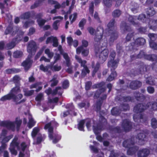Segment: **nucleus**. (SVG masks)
Returning <instances> with one entry per match:
<instances>
[{
    "mask_svg": "<svg viewBox=\"0 0 157 157\" xmlns=\"http://www.w3.org/2000/svg\"><path fill=\"white\" fill-rule=\"evenodd\" d=\"M103 85V83H101L98 84L96 85L95 86H94V87L95 88H100V87H101V88L99 90V92H104L105 90V89L104 88L102 87Z\"/></svg>",
    "mask_w": 157,
    "mask_h": 157,
    "instance_id": "nucleus-47",
    "label": "nucleus"
},
{
    "mask_svg": "<svg viewBox=\"0 0 157 157\" xmlns=\"http://www.w3.org/2000/svg\"><path fill=\"white\" fill-rule=\"evenodd\" d=\"M22 97L23 95L21 94H19L17 96H16V95H12V99L16 104H18L23 102L25 101V99L21 100Z\"/></svg>",
    "mask_w": 157,
    "mask_h": 157,
    "instance_id": "nucleus-20",
    "label": "nucleus"
},
{
    "mask_svg": "<svg viewBox=\"0 0 157 157\" xmlns=\"http://www.w3.org/2000/svg\"><path fill=\"white\" fill-rule=\"evenodd\" d=\"M21 38L20 37L19 38H17V40L15 41L13 40L11 43L7 45V48L8 49H11L13 48L15 46L16 43H18V41L21 40Z\"/></svg>",
    "mask_w": 157,
    "mask_h": 157,
    "instance_id": "nucleus-26",
    "label": "nucleus"
},
{
    "mask_svg": "<svg viewBox=\"0 0 157 157\" xmlns=\"http://www.w3.org/2000/svg\"><path fill=\"white\" fill-rule=\"evenodd\" d=\"M146 83L147 84L153 85L155 84V82L153 81V78L151 77H149L146 81Z\"/></svg>",
    "mask_w": 157,
    "mask_h": 157,
    "instance_id": "nucleus-55",
    "label": "nucleus"
},
{
    "mask_svg": "<svg viewBox=\"0 0 157 157\" xmlns=\"http://www.w3.org/2000/svg\"><path fill=\"white\" fill-rule=\"evenodd\" d=\"M20 92V90L19 86H16L12 89L10 93L12 95H14Z\"/></svg>",
    "mask_w": 157,
    "mask_h": 157,
    "instance_id": "nucleus-30",
    "label": "nucleus"
},
{
    "mask_svg": "<svg viewBox=\"0 0 157 157\" xmlns=\"http://www.w3.org/2000/svg\"><path fill=\"white\" fill-rule=\"evenodd\" d=\"M149 153V151L147 149H144L139 151L138 153V157H145Z\"/></svg>",
    "mask_w": 157,
    "mask_h": 157,
    "instance_id": "nucleus-27",
    "label": "nucleus"
},
{
    "mask_svg": "<svg viewBox=\"0 0 157 157\" xmlns=\"http://www.w3.org/2000/svg\"><path fill=\"white\" fill-rule=\"evenodd\" d=\"M93 122V121H91L89 119L82 120L79 121L78 124V128L80 131H84V123H86L87 128L88 130H90L91 129L92 126L94 124H92V123Z\"/></svg>",
    "mask_w": 157,
    "mask_h": 157,
    "instance_id": "nucleus-9",
    "label": "nucleus"
},
{
    "mask_svg": "<svg viewBox=\"0 0 157 157\" xmlns=\"http://www.w3.org/2000/svg\"><path fill=\"white\" fill-rule=\"evenodd\" d=\"M54 123V122H51L46 124L44 129H48V136L49 138L52 140L53 143H56L61 139V137L59 135L53 133L52 126Z\"/></svg>",
    "mask_w": 157,
    "mask_h": 157,
    "instance_id": "nucleus-4",
    "label": "nucleus"
},
{
    "mask_svg": "<svg viewBox=\"0 0 157 157\" xmlns=\"http://www.w3.org/2000/svg\"><path fill=\"white\" fill-rule=\"evenodd\" d=\"M86 22V20L84 18L82 19L79 22L78 24L79 27L81 28V29H82L84 26Z\"/></svg>",
    "mask_w": 157,
    "mask_h": 157,
    "instance_id": "nucleus-44",
    "label": "nucleus"
},
{
    "mask_svg": "<svg viewBox=\"0 0 157 157\" xmlns=\"http://www.w3.org/2000/svg\"><path fill=\"white\" fill-rule=\"evenodd\" d=\"M7 133V131L5 130L2 131L1 135H0V141L2 140V147H5L6 146V144H5V143L8 142L13 137L12 135H10L8 136L5 137Z\"/></svg>",
    "mask_w": 157,
    "mask_h": 157,
    "instance_id": "nucleus-10",
    "label": "nucleus"
},
{
    "mask_svg": "<svg viewBox=\"0 0 157 157\" xmlns=\"http://www.w3.org/2000/svg\"><path fill=\"white\" fill-rule=\"evenodd\" d=\"M120 110H118V107L113 108L111 110V113L112 115H117L119 114Z\"/></svg>",
    "mask_w": 157,
    "mask_h": 157,
    "instance_id": "nucleus-45",
    "label": "nucleus"
},
{
    "mask_svg": "<svg viewBox=\"0 0 157 157\" xmlns=\"http://www.w3.org/2000/svg\"><path fill=\"white\" fill-rule=\"evenodd\" d=\"M155 13V11L153 9H149L147 14L150 16H152Z\"/></svg>",
    "mask_w": 157,
    "mask_h": 157,
    "instance_id": "nucleus-61",
    "label": "nucleus"
},
{
    "mask_svg": "<svg viewBox=\"0 0 157 157\" xmlns=\"http://www.w3.org/2000/svg\"><path fill=\"white\" fill-rule=\"evenodd\" d=\"M150 28L153 30H157V20L154 21H150Z\"/></svg>",
    "mask_w": 157,
    "mask_h": 157,
    "instance_id": "nucleus-32",
    "label": "nucleus"
},
{
    "mask_svg": "<svg viewBox=\"0 0 157 157\" xmlns=\"http://www.w3.org/2000/svg\"><path fill=\"white\" fill-rule=\"evenodd\" d=\"M151 125L153 128H157V121L155 118H153L151 119Z\"/></svg>",
    "mask_w": 157,
    "mask_h": 157,
    "instance_id": "nucleus-48",
    "label": "nucleus"
},
{
    "mask_svg": "<svg viewBox=\"0 0 157 157\" xmlns=\"http://www.w3.org/2000/svg\"><path fill=\"white\" fill-rule=\"evenodd\" d=\"M34 23V21H29L25 23L24 25V26L26 28L28 26H29Z\"/></svg>",
    "mask_w": 157,
    "mask_h": 157,
    "instance_id": "nucleus-63",
    "label": "nucleus"
},
{
    "mask_svg": "<svg viewBox=\"0 0 157 157\" xmlns=\"http://www.w3.org/2000/svg\"><path fill=\"white\" fill-rule=\"evenodd\" d=\"M16 31V32H18V30H19V28L17 27H13L12 25L10 24L9 25L7 28L6 29L5 33L7 35L8 34H11L12 35H14L16 32H14V31Z\"/></svg>",
    "mask_w": 157,
    "mask_h": 157,
    "instance_id": "nucleus-15",
    "label": "nucleus"
},
{
    "mask_svg": "<svg viewBox=\"0 0 157 157\" xmlns=\"http://www.w3.org/2000/svg\"><path fill=\"white\" fill-rule=\"evenodd\" d=\"M30 13L29 12H26L25 13H24L23 15L21 16V17L23 19H27L30 16Z\"/></svg>",
    "mask_w": 157,
    "mask_h": 157,
    "instance_id": "nucleus-64",
    "label": "nucleus"
},
{
    "mask_svg": "<svg viewBox=\"0 0 157 157\" xmlns=\"http://www.w3.org/2000/svg\"><path fill=\"white\" fill-rule=\"evenodd\" d=\"M82 51V55L84 56H86L88 55L89 53V51L87 49H83L82 47H78L76 49V53L77 54H79Z\"/></svg>",
    "mask_w": 157,
    "mask_h": 157,
    "instance_id": "nucleus-23",
    "label": "nucleus"
},
{
    "mask_svg": "<svg viewBox=\"0 0 157 157\" xmlns=\"http://www.w3.org/2000/svg\"><path fill=\"white\" fill-rule=\"evenodd\" d=\"M114 24V21H112L109 22L108 25V27L109 29V33H111L110 39L111 41L113 40L116 39L117 36V34L111 30L112 29Z\"/></svg>",
    "mask_w": 157,
    "mask_h": 157,
    "instance_id": "nucleus-14",
    "label": "nucleus"
},
{
    "mask_svg": "<svg viewBox=\"0 0 157 157\" xmlns=\"http://www.w3.org/2000/svg\"><path fill=\"white\" fill-rule=\"evenodd\" d=\"M92 67L93 68H94V70L93 71V76L95 74V73L97 72V71L98 70L99 67V64L98 63L96 64V66L95 67L94 66L93 64H92Z\"/></svg>",
    "mask_w": 157,
    "mask_h": 157,
    "instance_id": "nucleus-56",
    "label": "nucleus"
},
{
    "mask_svg": "<svg viewBox=\"0 0 157 157\" xmlns=\"http://www.w3.org/2000/svg\"><path fill=\"white\" fill-rule=\"evenodd\" d=\"M63 90L61 87H58L56 88V89L53 91V93H52V94L53 95L56 94L61 95L63 93Z\"/></svg>",
    "mask_w": 157,
    "mask_h": 157,
    "instance_id": "nucleus-37",
    "label": "nucleus"
},
{
    "mask_svg": "<svg viewBox=\"0 0 157 157\" xmlns=\"http://www.w3.org/2000/svg\"><path fill=\"white\" fill-rule=\"evenodd\" d=\"M148 36L150 39V41H152L155 40L157 38V36L155 34L151 33L148 34Z\"/></svg>",
    "mask_w": 157,
    "mask_h": 157,
    "instance_id": "nucleus-52",
    "label": "nucleus"
},
{
    "mask_svg": "<svg viewBox=\"0 0 157 157\" xmlns=\"http://www.w3.org/2000/svg\"><path fill=\"white\" fill-rule=\"evenodd\" d=\"M77 16V14L76 13H74L69 16V19L71 23H72L76 19Z\"/></svg>",
    "mask_w": 157,
    "mask_h": 157,
    "instance_id": "nucleus-41",
    "label": "nucleus"
},
{
    "mask_svg": "<svg viewBox=\"0 0 157 157\" xmlns=\"http://www.w3.org/2000/svg\"><path fill=\"white\" fill-rule=\"evenodd\" d=\"M121 14V12L120 10H115L113 13V15L114 17H119Z\"/></svg>",
    "mask_w": 157,
    "mask_h": 157,
    "instance_id": "nucleus-57",
    "label": "nucleus"
},
{
    "mask_svg": "<svg viewBox=\"0 0 157 157\" xmlns=\"http://www.w3.org/2000/svg\"><path fill=\"white\" fill-rule=\"evenodd\" d=\"M42 16V14L41 13H40L38 14L37 15V18L38 19L37 20V21L39 26L41 27L43 25L45 22L46 21L44 20L41 19L40 18Z\"/></svg>",
    "mask_w": 157,
    "mask_h": 157,
    "instance_id": "nucleus-25",
    "label": "nucleus"
},
{
    "mask_svg": "<svg viewBox=\"0 0 157 157\" xmlns=\"http://www.w3.org/2000/svg\"><path fill=\"white\" fill-rule=\"evenodd\" d=\"M93 129L94 133L97 135L96 139L100 142L102 141L103 139H105V137L107 136V134L106 133L104 134L103 136V138H102L101 136L97 135L100 133L102 130V128L101 126L100 125H97L96 124L94 123V124L93 125Z\"/></svg>",
    "mask_w": 157,
    "mask_h": 157,
    "instance_id": "nucleus-8",
    "label": "nucleus"
},
{
    "mask_svg": "<svg viewBox=\"0 0 157 157\" xmlns=\"http://www.w3.org/2000/svg\"><path fill=\"white\" fill-rule=\"evenodd\" d=\"M103 2L106 7L111 6L112 4V0H103Z\"/></svg>",
    "mask_w": 157,
    "mask_h": 157,
    "instance_id": "nucleus-53",
    "label": "nucleus"
},
{
    "mask_svg": "<svg viewBox=\"0 0 157 157\" xmlns=\"http://www.w3.org/2000/svg\"><path fill=\"white\" fill-rule=\"evenodd\" d=\"M90 149L91 151L95 153L98 152V149L94 146L90 145Z\"/></svg>",
    "mask_w": 157,
    "mask_h": 157,
    "instance_id": "nucleus-62",
    "label": "nucleus"
},
{
    "mask_svg": "<svg viewBox=\"0 0 157 157\" xmlns=\"http://www.w3.org/2000/svg\"><path fill=\"white\" fill-rule=\"evenodd\" d=\"M149 44L151 48L155 50L157 49V44L155 43L149 41Z\"/></svg>",
    "mask_w": 157,
    "mask_h": 157,
    "instance_id": "nucleus-54",
    "label": "nucleus"
},
{
    "mask_svg": "<svg viewBox=\"0 0 157 157\" xmlns=\"http://www.w3.org/2000/svg\"><path fill=\"white\" fill-rule=\"evenodd\" d=\"M45 48H46V46H44L38 52V53H37V54H36V56L35 57L36 59H37L41 55V54L42 53L43 51H44V50L45 49Z\"/></svg>",
    "mask_w": 157,
    "mask_h": 157,
    "instance_id": "nucleus-50",
    "label": "nucleus"
},
{
    "mask_svg": "<svg viewBox=\"0 0 157 157\" xmlns=\"http://www.w3.org/2000/svg\"><path fill=\"white\" fill-rule=\"evenodd\" d=\"M53 38V46L54 47H56L58 46V39L56 37H54V38Z\"/></svg>",
    "mask_w": 157,
    "mask_h": 157,
    "instance_id": "nucleus-58",
    "label": "nucleus"
},
{
    "mask_svg": "<svg viewBox=\"0 0 157 157\" xmlns=\"http://www.w3.org/2000/svg\"><path fill=\"white\" fill-rule=\"evenodd\" d=\"M122 127L124 130L128 132L131 130L132 126L131 123L128 120H125L123 121Z\"/></svg>",
    "mask_w": 157,
    "mask_h": 157,
    "instance_id": "nucleus-17",
    "label": "nucleus"
},
{
    "mask_svg": "<svg viewBox=\"0 0 157 157\" xmlns=\"http://www.w3.org/2000/svg\"><path fill=\"white\" fill-rule=\"evenodd\" d=\"M17 139L18 137L17 136H15L14 138L10 144V150L11 154L14 155H17V152L15 149V148H17L18 149H21L22 151H24L26 146L25 144L23 142L21 144V147H20L18 143L17 142Z\"/></svg>",
    "mask_w": 157,
    "mask_h": 157,
    "instance_id": "nucleus-5",
    "label": "nucleus"
},
{
    "mask_svg": "<svg viewBox=\"0 0 157 157\" xmlns=\"http://www.w3.org/2000/svg\"><path fill=\"white\" fill-rule=\"evenodd\" d=\"M103 48H97L95 50V55L97 57H99L100 63H103L106 60L109 53L108 50Z\"/></svg>",
    "mask_w": 157,
    "mask_h": 157,
    "instance_id": "nucleus-6",
    "label": "nucleus"
},
{
    "mask_svg": "<svg viewBox=\"0 0 157 157\" xmlns=\"http://www.w3.org/2000/svg\"><path fill=\"white\" fill-rule=\"evenodd\" d=\"M146 135L143 131H141L137 135V137L140 141L145 140Z\"/></svg>",
    "mask_w": 157,
    "mask_h": 157,
    "instance_id": "nucleus-29",
    "label": "nucleus"
},
{
    "mask_svg": "<svg viewBox=\"0 0 157 157\" xmlns=\"http://www.w3.org/2000/svg\"><path fill=\"white\" fill-rule=\"evenodd\" d=\"M48 2L49 4L55 5V8L56 9H59L62 6L57 2L53 0H48Z\"/></svg>",
    "mask_w": 157,
    "mask_h": 157,
    "instance_id": "nucleus-31",
    "label": "nucleus"
},
{
    "mask_svg": "<svg viewBox=\"0 0 157 157\" xmlns=\"http://www.w3.org/2000/svg\"><path fill=\"white\" fill-rule=\"evenodd\" d=\"M129 143H131L130 140H128L124 141L123 143V146L125 147L128 148L129 149L127 151V154L128 155H131L132 154V152H131V151H133L134 152L135 151L137 150V147H130L131 144H129Z\"/></svg>",
    "mask_w": 157,
    "mask_h": 157,
    "instance_id": "nucleus-13",
    "label": "nucleus"
},
{
    "mask_svg": "<svg viewBox=\"0 0 157 157\" xmlns=\"http://www.w3.org/2000/svg\"><path fill=\"white\" fill-rule=\"evenodd\" d=\"M145 42V40L142 38H138L135 41V43H132V45L133 47L138 46L139 45H142L144 44Z\"/></svg>",
    "mask_w": 157,
    "mask_h": 157,
    "instance_id": "nucleus-22",
    "label": "nucleus"
},
{
    "mask_svg": "<svg viewBox=\"0 0 157 157\" xmlns=\"http://www.w3.org/2000/svg\"><path fill=\"white\" fill-rule=\"evenodd\" d=\"M39 131V129L38 127L34 128L32 132V136L34 138L35 137L36 135L38 133Z\"/></svg>",
    "mask_w": 157,
    "mask_h": 157,
    "instance_id": "nucleus-43",
    "label": "nucleus"
},
{
    "mask_svg": "<svg viewBox=\"0 0 157 157\" xmlns=\"http://www.w3.org/2000/svg\"><path fill=\"white\" fill-rule=\"evenodd\" d=\"M63 19V17L60 16H56L53 18V20H54L57 19L54 22L52 25V27L54 30H57L58 29L59 25V23Z\"/></svg>",
    "mask_w": 157,
    "mask_h": 157,
    "instance_id": "nucleus-21",
    "label": "nucleus"
},
{
    "mask_svg": "<svg viewBox=\"0 0 157 157\" xmlns=\"http://www.w3.org/2000/svg\"><path fill=\"white\" fill-rule=\"evenodd\" d=\"M54 64L53 63L52 65V63H51L50 65L46 66H44L42 64L40 66V69L44 72L49 74L51 73V70L53 71H58L61 69V67L60 65Z\"/></svg>",
    "mask_w": 157,
    "mask_h": 157,
    "instance_id": "nucleus-7",
    "label": "nucleus"
},
{
    "mask_svg": "<svg viewBox=\"0 0 157 157\" xmlns=\"http://www.w3.org/2000/svg\"><path fill=\"white\" fill-rule=\"evenodd\" d=\"M69 86V82L67 80L64 81L63 83V88L66 89Z\"/></svg>",
    "mask_w": 157,
    "mask_h": 157,
    "instance_id": "nucleus-59",
    "label": "nucleus"
},
{
    "mask_svg": "<svg viewBox=\"0 0 157 157\" xmlns=\"http://www.w3.org/2000/svg\"><path fill=\"white\" fill-rule=\"evenodd\" d=\"M75 58L77 61L79 63H80L81 66L83 67V69L82 71V75L84 76L87 73H89L90 72V71L88 69L86 66L85 65V64L86 63V61L82 60L81 58L76 55L75 56Z\"/></svg>",
    "mask_w": 157,
    "mask_h": 157,
    "instance_id": "nucleus-11",
    "label": "nucleus"
},
{
    "mask_svg": "<svg viewBox=\"0 0 157 157\" xmlns=\"http://www.w3.org/2000/svg\"><path fill=\"white\" fill-rule=\"evenodd\" d=\"M12 95L10 93L2 97L1 98V100L4 101L7 100H10L12 99Z\"/></svg>",
    "mask_w": 157,
    "mask_h": 157,
    "instance_id": "nucleus-40",
    "label": "nucleus"
},
{
    "mask_svg": "<svg viewBox=\"0 0 157 157\" xmlns=\"http://www.w3.org/2000/svg\"><path fill=\"white\" fill-rule=\"evenodd\" d=\"M57 76L56 75H54L51 81L52 82L51 86H56L58 83V81L56 80Z\"/></svg>",
    "mask_w": 157,
    "mask_h": 157,
    "instance_id": "nucleus-39",
    "label": "nucleus"
},
{
    "mask_svg": "<svg viewBox=\"0 0 157 157\" xmlns=\"http://www.w3.org/2000/svg\"><path fill=\"white\" fill-rule=\"evenodd\" d=\"M149 108L153 110L157 109V103L156 102H152L147 104V106H144L143 104H139L135 106L134 108V111L135 113L133 116V119L135 122H143L145 119V117L143 116L141 113L147 108Z\"/></svg>",
    "mask_w": 157,
    "mask_h": 157,
    "instance_id": "nucleus-1",
    "label": "nucleus"
},
{
    "mask_svg": "<svg viewBox=\"0 0 157 157\" xmlns=\"http://www.w3.org/2000/svg\"><path fill=\"white\" fill-rule=\"evenodd\" d=\"M89 103L87 102H86V103L83 102L80 103L78 104V108L80 109L83 107L86 108L89 107Z\"/></svg>",
    "mask_w": 157,
    "mask_h": 157,
    "instance_id": "nucleus-38",
    "label": "nucleus"
},
{
    "mask_svg": "<svg viewBox=\"0 0 157 157\" xmlns=\"http://www.w3.org/2000/svg\"><path fill=\"white\" fill-rule=\"evenodd\" d=\"M44 53L50 59H52L53 56V53L50 51V50L48 48H46L45 49Z\"/></svg>",
    "mask_w": 157,
    "mask_h": 157,
    "instance_id": "nucleus-36",
    "label": "nucleus"
},
{
    "mask_svg": "<svg viewBox=\"0 0 157 157\" xmlns=\"http://www.w3.org/2000/svg\"><path fill=\"white\" fill-rule=\"evenodd\" d=\"M141 85V83L139 81H133L130 82L129 86L132 89H135Z\"/></svg>",
    "mask_w": 157,
    "mask_h": 157,
    "instance_id": "nucleus-24",
    "label": "nucleus"
},
{
    "mask_svg": "<svg viewBox=\"0 0 157 157\" xmlns=\"http://www.w3.org/2000/svg\"><path fill=\"white\" fill-rule=\"evenodd\" d=\"M137 57L138 58L144 57L147 59L151 61L155 60L157 59V56L155 55H145L143 51H141Z\"/></svg>",
    "mask_w": 157,
    "mask_h": 157,
    "instance_id": "nucleus-16",
    "label": "nucleus"
},
{
    "mask_svg": "<svg viewBox=\"0 0 157 157\" xmlns=\"http://www.w3.org/2000/svg\"><path fill=\"white\" fill-rule=\"evenodd\" d=\"M69 114L71 115L76 116V113L74 111V108L73 107L72 110H71L70 112L68 111L64 112L63 116L65 117Z\"/></svg>",
    "mask_w": 157,
    "mask_h": 157,
    "instance_id": "nucleus-35",
    "label": "nucleus"
},
{
    "mask_svg": "<svg viewBox=\"0 0 157 157\" xmlns=\"http://www.w3.org/2000/svg\"><path fill=\"white\" fill-rule=\"evenodd\" d=\"M22 54V52L20 51H16L13 54V56L15 58H19L21 57Z\"/></svg>",
    "mask_w": 157,
    "mask_h": 157,
    "instance_id": "nucleus-46",
    "label": "nucleus"
},
{
    "mask_svg": "<svg viewBox=\"0 0 157 157\" xmlns=\"http://www.w3.org/2000/svg\"><path fill=\"white\" fill-rule=\"evenodd\" d=\"M24 94L25 96H29L33 94L34 92V90H30L26 91V90H24Z\"/></svg>",
    "mask_w": 157,
    "mask_h": 157,
    "instance_id": "nucleus-51",
    "label": "nucleus"
},
{
    "mask_svg": "<svg viewBox=\"0 0 157 157\" xmlns=\"http://www.w3.org/2000/svg\"><path fill=\"white\" fill-rule=\"evenodd\" d=\"M19 71V70L15 68L9 69L6 70V71L7 74H11L14 73H17Z\"/></svg>",
    "mask_w": 157,
    "mask_h": 157,
    "instance_id": "nucleus-42",
    "label": "nucleus"
},
{
    "mask_svg": "<svg viewBox=\"0 0 157 157\" xmlns=\"http://www.w3.org/2000/svg\"><path fill=\"white\" fill-rule=\"evenodd\" d=\"M62 55L63 56L64 58L66 60V63L67 66L69 67L68 68L67 70V71L69 73H71L72 72V67H70L71 63L70 62V59L66 53H63Z\"/></svg>",
    "mask_w": 157,
    "mask_h": 157,
    "instance_id": "nucleus-18",
    "label": "nucleus"
},
{
    "mask_svg": "<svg viewBox=\"0 0 157 157\" xmlns=\"http://www.w3.org/2000/svg\"><path fill=\"white\" fill-rule=\"evenodd\" d=\"M40 83H38L33 84L30 86V88L31 89H33L34 88L36 89V92H37L39 91L42 89V87L40 86Z\"/></svg>",
    "mask_w": 157,
    "mask_h": 157,
    "instance_id": "nucleus-33",
    "label": "nucleus"
},
{
    "mask_svg": "<svg viewBox=\"0 0 157 157\" xmlns=\"http://www.w3.org/2000/svg\"><path fill=\"white\" fill-rule=\"evenodd\" d=\"M29 122L28 124V126L29 128H31L34 125L36 122L32 118L31 115H29Z\"/></svg>",
    "mask_w": 157,
    "mask_h": 157,
    "instance_id": "nucleus-28",
    "label": "nucleus"
},
{
    "mask_svg": "<svg viewBox=\"0 0 157 157\" xmlns=\"http://www.w3.org/2000/svg\"><path fill=\"white\" fill-rule=\"evenodd\" d=\"M21 123V120L19 118H17L16 119L15 122H12L10 121H1L0 122V125L12 131H14L15 130L16 125V128L18 130Z\"/></svg>",
    "mask_w": 157,
    "mask_h": 157,
    "instance_id": "nucleus-3",
    "label": "nucleus"
},
{
    "mask_svg": "<svg viewBox=\"0 0 157 157\" xmlns=\"http://www.w3.org/2000/svg\"><path fill=\"white\" fill-rule=\"evenodd\" d=\"M115 56V52L113 51L111 52L110 56V60L108 63V66L109 67H112L115 69L117 66L118 61L114 60V59Z\"/></svg>",
    "mask_w": 157,
    "mask_h": 157,
    "instance_id": "nucleus-12",
    "label": "nucleus"
},
{
    "mask_svg": "<svg viewBox=\"0 0 157 157\" xmlns=\"http://www.w3.org/2000/svg\"><path fill=\"white\" fill-rule=\"evenodd\" d=\"M117 76V74L115 71H113L111 74L109 76L107 79V80L108 81H111L113 80Z\"/></svg>",
    "mask_w": 157,
    "mask_h": 157,
    "instance_id": "nucleus-34",
    "label": "nucleus"
},
{
    "mask_svg": "<svg viewBox=\"0 0 157 157\" xmlns=\"http://www.w3.org/2000/svg\"><path fill=\"white\" fill-rule=\"evenodd\" d=\"M135 97L137 98V100H141L142 99L144 98V97L143 95L140 94L139 93H136L134 94Z\"/></svg>",
    "mask_w": 157,
    "mask_h": 157,
    "instance_id": "nucleus-49",
    "label": "nucleus"
},
{
    "mask_svg": "<svg viewBox=\"0 0 157 157\" xmlns=\"http://www.w3.org/2000/svg\"><path fill=\"white\" fill-rule=\"evenodd\" d=\"M38 47L36 42L33 40L30 41L27 47V51L29 53L27 59L22 63L25 70H28L31 67L32 61L31 58L32 55L34 54Z\"/></svg>",
    "mask_w": 157,
    "mask_h": 157,
    "instance_id": "nucleus-2",
    "label": "nucleus"
},
{
    "mask_svg": "<svg viewBox=\"0 0 157 157\" xmlns=\"http://www.w3.org/2000/svg\"><path fill=\"white\" fill-rule=\"evenodd\" d=\"M43 96L42 94L40 93L38 94L36 98V100L37 101H41L43 98Z\"/></svg>",
    "mask_w": 157,
    "mask_h": 157,
    "instance_id": "nucleus-60",
    "label": "nucleus"
},
{
    "mask_svg": "<svg viewBox=\"0 0 157 157\" xmlns=\"http://www.w3.org/2000/svg\"><path fill=\"white\" fill-rule=\"evenodd\" d=\"M103 28L99 27L97 29V31L94 38V40L96 41H98L101 39L102 35L103 33Z\"/></svg>",
    "mask_w": 157,
    "mask_h": 157,
    "instance_id": "nucleus-19",
    "label": "nucleus"
}]
</instances>
